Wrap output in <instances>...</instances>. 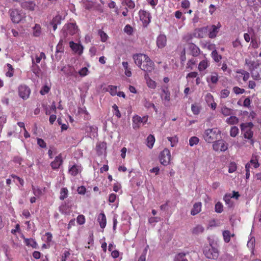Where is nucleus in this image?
Wrapping results in <instances>:
<instances>
[{
    "mask_svg": "<svg viewBox=\"0 0 261 261\" xmlns=\"http://www.w3.org/2000/svg\"><path fill=\"white\" fill-rule=\"evenodd\" d=\"M133 59L135 64L146 73L151 72L154 70V63L147 55L136 54L133 56Z\"/></svg>",
    "mask_w": 261,
    "mask_h": 261,
    "instance_id": "nucleus-1",
    "label": "nucleus"
},
{
    "mask_svg": "<svg viewBox=\"0 0 261 261\" xmlns=\"http://www.w3.org/2000/svg\"><path fill=\"white\" fill-rule=\"evenodd\" d=\"M221 132L217 128L207 129L205 130L203 137L205 141L208 143H213L218 139Z\"/></svg>",
    "mask_w": 261,
    "mask_h": 261,
    "instance_id": "nucleus-2",
    "label": "nucleus"
},
{
    "mask_svg": "<svg viewBox=\"0 0 261 261\" xmlns=\"http://www.w3.org/2000/svg\"><path fill=\"white\" fill-rule=\"evenodd\" d=\"M203 252L206 258L211 259H216L219 254L218 249L213 246L211 243L208 246L204 247Z\"/></svg>",
    "mask_w": 261,
    "mask_h": 261,
    "instance_id": "nucleus-3",
    "label": "nucleus"
},
{
    "mask_svg": "<svg viewBox=\"0 0 261 261\" xmlns=\"http://www.w3.org/2000/svg\"><path fill=\"white\" fill-rule=\"evenodd\" d=\"M62 31L63 36L66 38L68 35L72 36L76 34L78 31V28L75 23H69L64 25Z\"/></svg>",
    "mask_w": 261,
    "mask_h": 261,
    "instance_id": "nucleus-4",
    "label": "nucleus"
},
{
    "mask_svg": "<svg viewBox=\"0 0 261 261\" xmlns=\"http://www.w3.org/2000/svg\"><path fill=\"white\" fill-rule=\"evenodd\" d=\"M31 93V89L25 85H21L18 87L19 96L23 100H27Z\"/></svg>",
    "mask_w": 261,
    "mask_h": 261,
    "instance_id": "nucleus-5",
    "label": "nucleus"
},
{
    "mask_svg": "<svg viewBox=\"0 0 261 261\" xmlns=\"http://www.w3.org/2000/svg\"><path fill=\"white\" fill-rule=\"evenodd\" d=\"M140 20L144 27H146L150 22L151 16L150 13L144 10H140L139 12Z\"/></svg>",
    "mask_w": 261,
    "mask_h": 261,
    "instance_id": "nucleus-6",
    "label": "nucleus"
},
{
    "mask_svg": "<svg viewBox=\"0 0 261 261\" xmlns=\"http://www.w3.org/2000/svg\"><path fill=\"white\" fill-rule=\"evenodd\" d=\"M213 147L214 150L225 151L228 148L227 144L223 140H218L214 142Z\"/></svg>",
    "mask_w": 261,
    "mask_h": 261,
    "instance_id": "nucleus-7",
    "label": "nucleus"
},
{
    "mask_svg": "<svg viewBox=\"0 0 261 261\" xmlns=\"http://www.w3.org/2000/svg\"><path fill=\"white\" fill-rule=\"evenodd\" d=\"M61 70L63 73L67 76L76 77L77 72L75 70L74 67L70 65H66L64 66Z\"/></svg>",
    "mask_w": 261,
    "mask_h": 261,
    "instance_id": "nucleus-8",
    "label": "nucleus"
},
{
    "mask_svg": "<svg viewBox=\"0 0 261 261\" xmlns=\"http://www.w3.org/2000/svg\"><path fill=\"white\" fill-rule=\"evenodd\" d=\"M70 47L72 50L79 55H81L83 52V46L79 43H74L73 41L69 42Z\"/></svg>",
    "mask_w": 261,
    "mask_h": 261,
    "instance_id": "nucleus-9",
    "label": "nucleus"
},
{
    "mask_svg": "<svg viewBox=\"0 0 261 261\" xmlns=\"http://www.w3.org/2000/svg\"><path fill=\"white\" fill-rule=\"evenodd\" d=\"M63 160L61 154L57 156L54 161L51 162L50 166L53 170L58 169L63 164Z\"/></svg>",
    "mask_w": 261,
    "mask_h": 261,
    "instance_id": "nucleus-10",
    "label": "nucleus"
},
{
    "mask_svg": "<svg viewBox=\"0 0 261 261\" xmlns=\"http://www.w3.org/2000/svg\"><path fill=\"white\" fill-rule=\"evenodd\" d=\"M10 17L13 22L19 23L21 20V15L17 10H12L10 12Z\"/></svg>",
    "mask_w": 261,
    "mask_h": 261,
    "instance_id": "nucleus-11",
    "label": "nucleus"
},
{
    "mask_svg": "<svg viewBox=\"0 0 261 261\" xmlns=\"http://www.w3.org/2000/svg\"><path fill=\"white\" fill-rule=\"evenodd\" d=\"M189 49L191 51V54L193 57H197L200 54L199 48L193 43H189L188 44Z\"/></svg>",
    "mask_w": 261,
    "mask_h": 261,
    "instance_id": "nucleus-12",
    "label": "nucleus"
},
{
    "mask_svg": "<svg viewBox=\"0 0 261 261\" xmlns=\"http://www.w3.org/2000/svg\"><path fill=\"white\" fill-rule=\"evenodd\" d=\"M132 120H133V125H133V128L135 129H138L140 127V125L142 122V117H141L140 116H139L137 115H136L133 117Z\"/></svg>",
    "mask_w": 261,
    "mask_h": 261,
    "instance_id": "nucleus-13",
    "label": "nucleus"
},
{
    "mask_svg": "<svg viewBox=\"0 0 261 261\" xmlns=\"http://www.w3.org/2000/svg\"><path fill=\"white\" fill-rule=\"evenodd\" d=\"M21 6L23 9L34 11L36 7V4L33 1H27L22 2L21 4Z\"/></svg>",
    "mask_w": 261,
    "mask_h": 261,
    "instance_id": "nucleus-14",
    "label": "nucleus"
},
{
    "mask_svg": "<svg viewBox=\"0 0 261 261\" xmlns=\"http://www.w3.org/2000/svg\"><path fill=\"white\" fill-rule=\"evenodd\" d=\"M97 221L99 223V225L101 228H104L107 224V218L103 213H101L98 216Z\"/></svg>",
    "mask_w": 261,
    "mask_h": 261,
    "instance_id": "nucleus-15",
    "label": "nucleus"
},
{
    "mask_svg": "<svg viewBox=\"0 0 261 261\" xmlns=\"http://www.w3.org/2000/svg\"><path fill=\"white\" fill-rule=\"evenodd\" d=\"M245 64L247 65L249 67V70L252 72L255 69H256L258 67L259 65H261V63H255L253 61L248 60L247 59L245 60Z\"/></svg>",
    "mask_w": 261,
    "mask_h": 261,
    "instance_id": "nucleus-16",
    "label": "nucleus"
},
{
    "mask_svg": "<svg viewBox=\"0 0 261 261\" xmlns=\"http://www.w3.org/2000/svg\"><path fill=\"white\" fill-rule=\"evenodd\" d=\"M220 27L221 25L220 24V23H218L217 26L215 25H212V30L210 31L208 35V36L210 38H214L216 37Z\"/></svg>",
    "mask_w": 261,
    "mask_h": 261,
    "instance_id": "nucleus-17",
    "label": "nucleus"
},
{
    "mask_svg": "<svg viewBox=\"0 0 261 261\" xmlns=\"http://www.w3.org/2000/svg\"><path fill=\"white\" fill-rule=\"evenodd\" d=\"M201 202L196 203L193 205V208L191 211V214L194 216L199 213L201 211Z\"/></svg>",
    "mask_w": 261,
    "mask_h": 261,
    "instance_id": "nucleus-18",
    "label": "nucleus"
},
{
    "mask_svg": "<svg viewBox=\"0 0 261 261\" xmlns=\"http://www.w3.org/2000/svg\"><path fill=\"white\" fill-rule=\"evenodd\" d=\"M218 75L216 72L212 73L211 75L206 79L208 83L212 82L213 84H216L218 81Z\"/></svg>",
    "mask_w": 261,
    "mask_h": 261,
    "instance_id": "nucleus-19",
    "label": "nucleus"
},
{
    "mask_svg": "<svg viewBox=\"0 0 261 261\" xmlns=\"http://www.w3.org/2000/svg\"><path fill=\"white\" fill-rule=\"evenodd\" d=\"M231 194H226L223 197V200L229 207H232L233 204V202L231 200Z\"/></svg>",
    "mask_w": 261,
    "mask_h": 261,
    "instance_id": "nucleus-20",
    "label": "nucleus"
},
{
    "mask_svg": "<svg viewBox=\"0 0 261 261\" xmlns=\"http://www.w3.org/2000/svg\"><path fill=\"white\" fill-rule=\"evenodd\" d=\"M145 78L146 80L147 86L150 88H154L156 87L155 82L152 80L148 76V74H145Z\"/></svg>",
    "mask_w": 261,
    "mask_h": 261,
    "instance_id": "nucleus-21",
    "label": "nucleus"
},
{
    "mask_svg": "<svg viewBox=\"0 0 261 261\" xmlns=\"http://www.w3.org/2000/svg\"><path fill=\"white\" fill-rule=\"evenodd\" d=\"M79 172V169L76 165H73L69 169V173L72 176H75L77 175Z\"/></svg>",
    "mask_w": 261,
    "mask_h": 261,
    "instance_id": "nucleus-22",
    "label": "nucleus"
},
{
    "mask_svg": "<svg viewBox=\"0 0 261 261\" xmlns=\"http://www.w3.org/2000/svg\"><path fill=\"white\" fill-rule=\"evenodd\" d=\"M155 142V138L152 135H149L147 138V146L152 148Z\"/></svg>",
    "mask_w": 261,
    "mask_h": 261,
    "instance_id": "nucleus-23",
    "label": "nucleus"
},
{
    "mask_svg": "<svg viewBox=\"0 0 261 261\" xmlns=\"http://www.w3.org/2000/svg\"><path fill=\"white\" fill-rule=\"evenodd\" d=\"M106 143L105 142L99 143L98 144L96 145V150L97 152L100 154L102 153L103 151L105 150L106 149Z\"/></svg>",
    "mask_w": 261,
    "mask_h": 261,
    "instance_id": "nucleus-24",
    "label": "nucleus"
},
{
    "mask_svg": "<svg viewBox=\"0 0 261 261\" xmlns=\"http://www.w3.org/2000/svg\"><path fill=\"white\" fill-rule=\"evenodd\" d=\"M170 95L169 91L164 89V100L166 101V102H164V105L166 106L169 107L171 105L169 102L170 99Z\"/></svg>",
    "mask_w": 261,
    "mask_h": 261,
    "instance_id": "nucleus-25",
    "label": "nucleus"
},
{
    "mask_svg": "<svg viewBox=\"0 0 261 261\" xmlns=\"http://www.w3.org/2000/svg\"><path fill=\"white\" fill-rule=\"evenodd\" d=\"M186 254L185 253H179L176 254L174 258V261H188L185 257Z\"/></svg>",
    "mask_w": 261,
    "mask_h": 261,
    "instance_id": "nucleus-26",
    "label": "nucleus"
},
{
    "mask_svg": "<svg viewBox=\"0 0 261 261\" xmlns=\"http://www.w3.org/2000/svg\"><path fill=\"white\" fill-rule=\"evenodd\" d=\"M204 231V228L200 225L196 226L194 227L192 229V233L195 235H198L199 233H201Z\"/></svg>",
    "mask_w": 261,
    "mask_h": 261,
    "instance_id": "nucleus-27",
    "label": "nucleus"
},
{
    "mask_svg": "<svg viewBox=\"0 0 261 261\" xmlns=\"http://www.w3.org/2000/svg\"><path fill=\"white\" fill-rule=\"evenodd\" d=\"M24 242L27 246H30L34 248H36L37 247V244L33 239H25Z\"/></svg>",
    "mask_w": 261,
    "mask_h": 261,
    "instance_id": "nucleus-28",
    "label": "nucleus"
},
{
    "mask_svg": "<svg viewBox=\"0 0 261 261\" xmlns=\"http://www.w3.org/2000/svg\"><path fill=\"white\" fill-rule=\"evenodd\" d=\"M98 34L100 37V40L102 42H105L108 39V35L102 30H99L98 31Z\"/></svg>",
    "mask_w": 261,
    "mask_h": 261,
    "instance_id": "nucleus-29",
    "label": "nucleus"
},
{
    "mask_svg": "<svg viewBox=\"0 0 261 261\" xmlns=\"http://www.w3.org/2000/svg\"><path fill=\"white\" fill-rule=\"evenodd\" d=\"M122 5L126 6L129 9H133L135 6V3L132 0H122Z\"/></svg>",
    "mask_w": 261,
    "mask_h": 261,
    "instance_id": "nucleus-30",
    "label": "nucleus"
},
{
    "mask_svg": "<svg viewBox=\"0 0 261 261\" xmlns=\"http://www.w3.org/2000/svg\"><path fill=\"white\" fill-rule=\"evenodd\" d=\"M108 91L112 96H115L117 94V87L113 85H109L108 88Z\"/></svg>",
    "mask_w": 261,
    "mask_h": 261,
    "instance_id": "nucleus-31",
    "label": "nucleus"
},
{
    "mask_svg": "<svg viewBox=\"0 0 261 261\" xmlns=\"http://www.w3.org/2000/svg\"><path fill=\"white\" fill-rule=\"evenodd\" d=\"M7 66L8 68V71L6 73V75L7 77H11L14 75V69L11 64L9 63L7 64Z\"/></svg>",
    "mask_w": 261,
    "mask_h": 261,
    "instance_id": "nucleus-32",
    "label": "nucleus"
},
{
    "mask_svg": "<svg viewBox=\"0 0 261 261\" xmlns=\"http://www.w3.org/2000/svg\"><path fill=\"white\" fill-rule=\"evenodd\" d=\"M32 189L34 195L36 197H39L42 194V191L38 187H35L34 185H32Z\"/></svg>",
    "mask_w": 261,
    "mask_h": 261,
    "instance_id": "nucleus-33",
    "label": "nucleus"
},
{
    "mask_svg": "<svg viewBox=\"0 0 261 261\" xmlns=\"http://www.w3.org/2000/svg\"><path fill=\"white\" fill-rule=\"evenodd\" d=\"M34 30V36L35 37H38L40 36L41 33V27L39 24H36L33 28Z\"/></svg>",
    "mask_w": 261,
    "mask_h": 261,
    "instance_id": "nucleus-34",
    "label": "nucleus"
},
{
    "mask_svg": "<svg viewBox=\"0 0 261 261\" xmlns=\"http://www.w3.org/2000/svg\"><path fill=\"white\" fill-rule=\"evenodd\" d=\"M165 153L166 154L167 160L164 159V166L169 164L171 160V154L169 150L166 148H164V154ZM165 158V156L164 155V158Z\"/></svg>",
    "mask_w": 261,
    "mask_h": 261,
    "instance_id": "nucleus-35",
    "label": "nucleus"
},
{
    "mask_svg": "<svg viewBox=\"0 0 261 261\" xmlns=\"http://www.w3.org/2000/svg\"><path fill=\"white\" fill-rule=\"evenodd\" d=\"M212 56L215 62H218L222 59V56L218 54L216 50H214L212 53Z\"/></svg>",
    "mask_w": 261,
    "mask_h": 261,
    "instance_id": "nucleus-36",
    "label": "nucleus"
},
{
    "mask_svg": "<svg viewBox=\"0 0 261 261\" xmlns=\"http://www.w3.org/2000/svg\"><path fill=\"white\" fill-rule=\"evenodd\" d=\"M144 106L145 107L148 109L152 108L156 113L158 112L157 109L155 105L149 101H147L146 99H145L144 101Z\"/></svg>",
    "mask_w": 261,
    "mask_h": 261,
    "instance_id": "nucleus-37",
    "label": "nucleus"
},
{
    "mask_svg": "<svg viewBox=\"0 0 261 261\" xmlns=\"http://www.w3.org/2000/svg\"><path fill=\"white\" fill-rule=\"evenodd\" d=\"M68 195V190L67 188H63L61 189V192H60V199L62 200H64L67 197Z\"/></svg>",
    "mask_w": 261,
    "mask_h": 261,
    "instance_id": "nucleus-38",
    "label": "nucleus"
},
{
    "mask_svg": "<svg viewBox=\"0 0 261 261\" xmlns=\"http://www.w3.org/2000/svg\"><path fill=\"white\" fill-rule=\"evenodd\" d=\"M112 108L113 109V112L114 115H115L118 118H120L121 117V114L120 111L119 110L118 107L116 104H114L112 106Z\"/></svg>",
    "mask_w": 261,
    "mask_h": 261,
    "instance_id": "nucleus-39",
    "label": "nucleus"
},
{
    "mask_svg": "<svg viewBox=\"0 0 261 261\" xmlns=\"http://www.w3.org/2000/svg\"><path fill=\"white\" fill-rule=\"evenodd\" d=\"M61 16L60 15H57L53 18L52 20L50 22V24H60L61 23Z\"/></svg>",
    "mask_w": 261,
    "mask_h": 261,
    "instance_id": "nucleus-40",
    "label": "nucleus"
},
{
    "mask_svg": "<svg viewBox=\"0 0 261 261\" xmlns=\"http://www.w3.org/2000/svg\"><path fill=\"white\" fill-rule=\"evenodd\" d=\"M226 121L228 124H234L238 122L239 119L237 117L233 116L228 118Z\"/></svg>",
    "mask_w": 261,
    "mask_h": 261,
    "instance_id": "nucleus-41",
    "label": "nucleus"
},
{
    "mask_svg": "<svg viewBox=\"0 0 261 261\" xmlns=\"http://www.w3.org/2000/svg\"><path fill=\"white\" fill-rule=\"evenodd\" d=\"M232 110L224 106L221 109V113L225 116H229L231 114Z\"/></svg>",
    "mask_w": 261,
    "mask_h": 261,
    "instance_id": "nucleus-42",
    "label": "nucleus"
},
{
    "mask_svg": "<svg viewBox=\"0 0 261 261\" xmlns=\"http://www.w3.org/2000/svg\"><path fill=\"white\" fill-rule=\"evenodd\" d=\"M223 236L224 241L228 243L230 240V232L229 230H225L223 232Z\"/></svg>",
    "mask_w": 261,
    "mask_h": 261,
    "instance_id": "nucleus-43",
    "label": "nucleus"
},
{
    "mask_svg": "<svg viewBox=\"0 0 261 261\" xmlns=\"http://www.w3.org/2000/svg\"><path fill=\"white\" fill-rule=\"evenodd\" d=\"M207 67V62L206 60L201 61L198 66V69L200 71L205 70Z\"/></svg>",
    "mask_w": 261,
    "mask_h": 261,
    "instance_id": "nucleus-44",
    "label": "nucleus"
},
{
    "mask_svg": "<svg viewBox=\"0 0 261 261\" xmlns=\"http://www.w3.org/2000/svg\"><path fill=\"white\" fill-rule=\"evenodd\" d=\"M223 206L220 202H218L215 205V212L218 213H221L223 211Z\"/></svg>",
    "mask_w": 261,
    "mask_h": 261,
    "instance_id": "nucleus-45",
    "label": "nucleus"
},
{
    "mask_svg": "<svg viewBox=\"0 0 261 261\" xmlns=\"http://www.w3.org/2000/svg\"><path fill=\"white\" fill-rule=\"evenodd\" d=\"M156 44L159 48L163 47V35H160L157 38Z\"/></svg>",
    "mask_w": 261,
    "mask_h": 261,
    "instance_id": "nucleus-46",
    "label": "nucleus"
},
{
    "mask_svg": "<svg viewBox=\"0 0 261 261\" xmlns=\"http://www.w3.org/2000/svg\"><path fill=\"white\" fill-rule=\"evenodd\" d=\"M199 139L197 137H192L189 140V145L191 146H193L194 145L197 144L199 142Z\"/></svg>",
    "mask_w": 261,
    "mask_h": 261,
    "instance_id": "nucleus-47",
    "label": "nucleus"
},
{
    "mask_svg": "<svg viewBox=\"0 0 261 261\" xmlns=\"http://www.w3.org/2000/svg\"><path fill=\"white\" fill-rule=\"evenodd\" d=\"M239 132V129L236 126H233L231 128L230 130V135L232 137H235Z\"/></svg>",
    "mask_w": 261,
    "mask_h": 261,
    "instance_id": "nucleus-48",
    "label": "nucleus"
},
{
    "mask_svg": "<svg viewBox=\"0 0 261 261\" xmlns=\"http://www.w3.org/2000/svg\"><path fill=\"white\" fill-rule=\"evenodd\" d=\"M76 222L79 225L84 224L85 222V217L83 215H79L76 218Z\"/></svg>",
    "mask_w": 261,
    "mask_h": 261,
    "instance_id": "nucleus-49",
    "label": "nucleus"
},
{
    "mask_svg": "<svg viewBox=\"0 0 261 261\" xmlns=\"http://www.w3.org/2000/svg\"><path fill=\"white\" fill-rule=\"evenodd\" d=\"M63 40L61 39L57 45L56 47V53L63 52Z\"/></svg>",
    "mask_w": 261,
    "mask_h": 261,
    "instance_id": "nucleus-50",
    "label": "nucleus"
},
{
    "mask_svg": "<svg viewBox=\"0 0 261 261\" xmlns=\"http://www.w3.org/2000/svg\"><path fill=\"white\" fill-rule=\"evenodd\" d=\"M70 255L69 250H65L61 256V261H67V258Z\"/></svg>",
    "mask_w": 261,
    "mask_h": 261,
    "instance_id": "nucleus-51",
    "label": "nucleus"
},
{
    "mask_svg": "<svg viewBox=\"0 0 261 261\" xmlns=\"http://www.w3.org/2000/svg\"><path fill=\"white\" fill-rule=\"evenodd\" d=\"M237 169V165L234 162H231L229 164L228 172L229 173H233Z\"/></svg>",
    "mask_w": 261,
    "mask_h": 261,
    "instance_id": "nucleus-52",
    "label": "nucleus"
},
{
    "mask_svg": "<svg viewBox=\"0 0 261 261\" xmlns=\"http://www.w3.org/2000/svg\"><path fill=\"white\" fill-rule=\"evenodd\" d=\"M10 176H11L12 178H14V179H16V180H18V181L19 182V183L20 184V185L22 187H23V185H24V180H23V179L22 178H21L19 177V176H17V175H15V174H11V175H10Z\"/></svg>",
    "mask_w": 261,
    "mask_h": 261,
    "instance_id": "nucleus-53",
    "label": "nucleus"
},
{
    "mask_svg": "<svg viewBox=\"0 0 261 261\" xmlns=\"http://www.w3.org/2000/svg\"><path fill=\"white\" fill-rule=\"evenodd\" d=\"M49 90L50 88L48 86L45 85L42 87L40 93L41 95H45V94L48 93Z\"/></svg>",
    "mask_w": 261,
    "mask_h": 261,
    "instance_id": "nucleus-54",
    "label": "nucleus"
},
{
    "mask_svg": "<svg viewBox=\"0 0 261 261\" xmlns=\"http://www.w3.org/2000/svg\"><path fill=\"white\" fill-rule=\"evenodd\" d=\"M37 144L42 148H46V144L45 141L40 138L37 139Z\"/></svg>",
    "mask_w": 261,
    "mask_h": 261,
    "instance_id": "nucleus-55",
    "label": "nucleus"
},
{
    "mask_svg": "<svg viewBox=\"0 0 261 261\" xmlns=\"http://www.w3.org/2000/svg\"><path fill=\"white\" fill-rule=\"evenodd\" d=\"M233 91L236 94H243L245 91L244 89H241L237 86L233 87Z\"/></svg>",
    "mask_w": 261,
    "mask_h": 261,
    "instance_id": "nucleus-56",
    "label": "nucleus"
},
{
    "mask_svg": "<svg viewBox=\"0 0 261 261\" xmlns=\"http://www.w3.org/2000/svg\"><path fill=\"white\" fill-rule=\"evenodd\" d=\"M45 236L46 237V242L47 244L49 246L50 243L52 241L53 236L52 234L49 232H47L45 233Z\"/></svg>",
    "mask_w": 261,
    "mask_h": 261,
    "instance_id": "nucleus-57",
    "label": "nucleus"
},
{
    "mask_svg": "<svg viewBox=\"0 0 261 261\" xmlns=\"http://www.w3.org/2000/svg\"><path fill=\"white\" fill-rule=\"evenodd\" d=\"M88 71V68L86 67H83L79 71V74L82 76H84L87 74V72Z\"/></svg>",
    "mask_w": 261,
    "mask_h": 261,
    "instance_id": "nucleus-58",
    "label": "nucleus"
},
{
    "mask_svg": "<svg viewBox=\"0 0 261 261\" xmlns=\"http://www.w3.org/2000/svg\"><path fill=\"white\" fill-rule=\"evenodd\" d=\"M191 109L193 113L195 115H197L200 113V109L199 107H198L197 106L192 105L191 107Z\"/></svg>",
    "mask_w": 261,
    "mask_h": 261,
    "instance_id": "nucleus-59",
    "label": "nucleus"
},
{
    "mask_svg": "<svg viewBox=\"0 0 261 261\" xmlns=\"http://www.w3.org/2000/svg\"><path fill=\"white\" fill-rule=\"evenodd\" d=\"M253 135V132L252 130L249 131V132H245V133L244 134V137L245 138L248 139H251Z\"/></svg>",
    "mask_w": 261,
    "mask_h": 261,
    "instance_id": "nucleus-60",
    "label": "nucleus"
},
{
    "mask_svg": "<svg viewBox=\"0 0 261 261\" xmlns=\"http://www.w3.org/2000/svg\"><path fill=\"white\" fill-rule=\"evenodd\" d=\"M229 94V91L227 89H224L221 92V98H225L228 96Z\"/></svg>",
    "mask_w": 261,
    "mask_h": 261,
    "instance_id": "nucleus-61",
    "label": "nucleus"
},
{
    "mask_svg": "<svg viewBox=\"0 0 261 261\" xmlns=\"http://www.w3.org/2000/svg\"><path fill=\"white\" fill-rule=\"evenodd\" d=\"M241 131L242 132V133H243V134H244L245 133V132H249V131L251 130V129H250V128L249 127H247L246 126H245L244 124V123H242L241 124Z\"/></svg>",
    "mask_w": 261,
    "mask_h": 261,
    "instance_id": "nucleus-62",
    "label": "nucleus"
},
{
    "mask_svg": "<svg viewBox=\"0 0 261 261\" xmlns=\"http://www.w3.org/2000/svg\"><path fill=\"white\" fill-rule=\"evenodd\" d=\"M117 197L116 194L112 193L109 195V201L111 203H113L116 200Z\"/></svg>",
    "mask_w": 261,
    "mask_h": 261,
    "instance_id": "nucleus-63",
    "label": "nucleus"
},
{
    "mask_svg": "<svg viewBox=\"0 0 261 261\" xmlns=\"http://www.w3.org/2000/svg\"><path fill=\"white\" fill-rule=\"evenodd\" d=\"M251 44L253 48H257L259 46L258 41L256 39H252Z\"/></svg>",
    "mask_w": 261,
    "mask_h": 261,
    "instance_id": "nucleus-64",
    "label": "nucleus"
}]
</instances>
